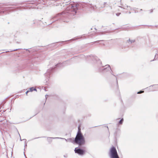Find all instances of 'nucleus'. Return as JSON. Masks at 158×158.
Listing matches in <instances>:
<instances>
[{
    "label": "nucleus",
    "mask_w": 158,
    "mask_h": 158,
    "mask_svg": "<svg viewBox=\"0 0 158 158\" xmlns=\"http://www.w3.org/2000/svg\"><path fill=\"white\" fill-rule=\"evenodd\" d=\"M128 41L130 42L131 43H132V42H135L134 40H132L131 41L130 39L128 40Z\"/></svg>",
    "instance_id": "8"
},
{
    "label": "nucleus",
    "mask_w": 158,
    "mask_h": 158,
    "mask_svg": "<svg viewBox=\"0 0 158 158\" xmlns=\"http://www.w3.org/2000/svg\"><path fill=\"white\" fill-rule=\"evenodd\" d=\"M123 118H122L119 121V124H122L123 123Z\"/></svg>",
    "instance_id": "5"
},
{
    "label": "nucleus",
    "mask_w": 158,
    "mask_h": 158,
    "mask_svg": "<svg viewBox=\"0 0 158 158\" xmlns=\"http://www.w3.org/2000/svg\"><path fill=\"white\" fill-rule=\"evenodd\" d=\"M0 13H4V11H3V12L2 11H1L0 12Z\"/></svg>",
    "instance_id": "14"
},
{
    "label": "nucleus",
    "mask_w": 158,
    "mask_h": 158,
    "mask_svg": "<svg viewBox=\"0 0 158 158\" xmlns=\"http://www.w3.org/2000/svg\"><path fill=\"white\" fill-rule=\"evenodd\" d=\"M75 142L76 143L80 146L84 144L85 143V138L81 133L80 130L79 128L75 139Z\"/></svg>",
    "instance_id": "1"
},
{
    "label": "nucleus",
    "mask_w": 158,
    "mask_h": 158,
    "mask_svg": "<svg viewBox=\"0 0 158 158\" xmlns=\"http://www.w3.org/2000/svg\"><path fill=\"white\" fill-rule=\"evenodd\" d=\"M48 95H45V97H46V96H47Z\"/></svg>",
    "instance_id": "16"
},
{
    "label": "nucleus",
    "mask_w": 158,
    "mask_h": 158,
    "mask_svg": "<svg viewBox=\"0 0 158 158\" xmlns=\"http://www.w3.org/2000/svg\"><path fill=\"white\" fill-rule=\"evenodd\" d=\"M29 92V91H27L26 92V94H27V93Z\"/></svg>",
    "instance_id": "13"
},
{
    "label": "nucleus",
    "mask_w": 158,
    "mask_h": 158,
    "mask_svg": "<svg viewBox=\"0 0 158 158\" xmlns=\"http://www.w3.org/2000/svg\"><path fill=\"white\" fill-rule=\"evenodd\" d=\"M120 7H121V8H123V7H122V6H120Z\"/></svg>",
    "instance_id": "17"
},
{
    "label": "nucleus",
    "mask_w": 158,
    "mask_h": 158,
    "mask_svg": "<svg viewBox=\"0 0 158 158\" xmlns=\"http://www.w3.org/2000/svg\"><path fill=\"white\" fill-rule=\"evenodd\" d=\"M62 64H57L56 65V66H59V67H61L62 66Z\"/></svg>",
    "instance_id": "7"
},
{
    "label": "nucleus",
    "mask_w": 158,
    "mask_h": 158,
    "mask_svg": "<svg viewBox=\"0 0 158 158\" xmlns=\"http://www.w3.org/2000/svg\"><path fill=\"white\" fill-rule=\"evenodd\" d=\"M143 92H144V91H140L139 92H138L137 93L138 94H141V93H143Z\"/></svg>",
    "instance_id": "9"
},
{
    "label": "nucleus",
    "mask_w": 158,
    "mask_h": 158,
    "mask_svg": "<svg viewBox=\"0 0 158 158\" xmlns=\"http://www.w3.org/2000/svg\"><path fill=\"white\" fill-rule=\"evenodd\" d=\"M33 90H36V89H35L33 87L30 88V91H31L32 92Z\"/></svg>",
    "instance_id": "6"
},
{
    "label": "nucleus",
    "mask_w": 158,
    "mask_h": 158,
    "mask_svg": "<svg viewBox=\"0 0 158 158\" xmlns=\"http://www.w3.org/2000/svg\"><path fill=\"white\" fill-rule=\"evenodd\" d=\"M44 90H45V91H47V89H46V88H45V87H44Z\"/></svg>",
    "instance_id": "12"
},
{
    "label": "nucleus",
    "mask_w": 158,
    "mask_h": 158,
    "mask_svg": "<svg viewBox=\"0 0 158 158\" xmlns=\"http://www.w3.org/2000/svg\"><path fill=\"white\" fill-rule=\"evenodd\" d=\"M52 138V139H59V138H60V139H62V138H58V137H56V138Z\"/></svg>",
    "instance_id": "10"
},
{
    "label": "nucleus",
    "mask_w": 158,
    "mask_h": 158,
    "mask_svg": "<svg viewBox=\"0 0 158 158\" xmlns=\"http://www.w3.org/2000/svg\"><path fill=\"white\" fill-rule=\"evenodd\" d=\"M17 50V49H15V50H12V51H16V50Z\"/></svg>",
    "instance_id": "15"
},
{
    "label": "nucleus",
    "mask_w": 158,
    "mask_h": 158,
    "mask_svg": "<svg viewBox=\"0 0 158 158\" xmlns=\"http://www.w3.org/2000/svg\"><path fill=\"white\" fill-rule=\"evenodd\" d=\"M74 151L76 153H77L80 155H83L85 152V151L81 149H77V148H75Z\"/></svg>",
    "instance_id": "3"
},
{
    "label": "nucleus",
    "mask_w": 158,
    "mask_h": 158,
    "mask_svg": "<svg viewBox=\"0 0 158 158\" xmlns=\"http://www.w3.org/2000/svg\"><path fill=\"white\" fill-rule=\"evenodd\" d=\"M109 155L110 158H119L115 148L113 146L110 151Z\"/></svg>",
    "instance_id": "2"
},
{
    "label": "nucleus",
    "mask_w": 158,
    "mask_h": 158,
    "mask_svg": "<svg viewBox=\"0 0 158 158\" xmlns=\"http://www.w3.org/2000/svg\"><path fill=\"white\" fill-rule=\"evenodd\" d=\"M120 14H121L120 13H117V14H116V15L117 16H118Z\"/></svg>",
    "instance_id": "11"
},
{
    "label": "nucleus",
    "mask_w": 158,
    "mask_h": 158,
    "mask_svg": "<svg viewBox=\"0 0 158 158\" xmlns=\"http://www.w3.org/2000/svg\"><path fill=\"white\" fill-rule=\"evenodd\" d=\"M111 69L110 66L109 65L107 64L103 68V70L108 71Z\"/></svg>",
    "instance_id": "4"
}]
</instances>
